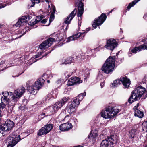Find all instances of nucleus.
I'll return each mask as SVG.
<instances>
[{
	"mask_svg": "<svg viewBox=\"0 0 147 147\" xmlns=\"http://www.w3.org/2000/svg\"><path fill=\"white\" fill-rule=\"evenodd\" d=\"M140 0H135L132 2L130 3L127 7V9L129 10L131 7H133Z\"/></svg>",
	"mask_w": 147,
	"mask_h": 147,
	"instance_id": "c756f323",
	"label": "nucleus"
},
{
	"mask_svg": "<svg viewBox=\"0 0 147 147\" xmlns=\"http://www.w3.org/2000/svg\"><path fill=\"white\" fill-rule=\"evenodd\" d=\"M32 17L31 16H23L20 18L18 21L17 23L15 24V26L16 27H20L25 23L26 22L28 21L31 19Z\"/></svg>",
	"mask_w": 147,
	"mask_h": 147,
	"instance_id": "2eb2a0df",
	"label": "nucleus"
},
{
	"mask_svg": "<svg viewBox=\"0 0 147 147\" xmlns=\"http://www.w3.org/2000/svg\"><path fill=\"white\" fill-rule=\"evenodd\" d=\"M72 127L73 126L71 123L67 122L61 124L59 126V128L60 130L64 131L71 129Z\"/></svg>",
	"mask_w": 147,
	"mask_h": 147,
	"instance_id": "6ab92c4d",
	"label": "nucleus"
},
{
	"mask_svg": "<svg viewBox=\"0 0 147 147\" xmlns=\"http://www.w3.org/2000/svg\"><path fill=\"white\" fill-rule=\"evenodd\" d=\"M40 54H41L42 53L41 52H40Z\"/></svg>",
	"mask_w": 147,
	"mask_h": 147,
	"instance_id": "e2e57ef3",
	"label": "nucleus"
},
{
	"mask_svg": "<svg viewBox=\"0 0 147 147\" xmlns=\"http://www.w3.org/2000/svg\"><path fill=\"white\" fill-rule=\"evenodd\" d=\"M38 23V21H37L36 19H35V21L32 20L30 22L28 23V24L31 26H33Z\"/></svg>",
	"mask_w": 147,
	"mask_h": 147,
	"instance_id": "473e14b6",
	"label": "nucleus"
},
{
	"mask_svg": "<svg viewBox=\"0 0 147 147\" xmlns=\"http://www.w3.org/2000/svg\"><path fill=\"white\" fill-rule=\"evenodd\" d=\"M2 94L3 95V97H2L1 100L2 102H4L7 103L10 101L9 98L10 97H9V93L8 92L5 91L2 92Z\"/></svg>",
	"mask_w": 147,
	"mask_h": 147,
	"instance_id": "412c9836",
	"label": "nucleus"
},
{
	"mask_svg": "<svg viewBox=\"0 0 147 147\" xmlns=\"http://www.w3.org/2000/svg\"><path fill=\"white\" fill-rule=\"evenodd\" d=\"M79 103L76 99L73 100V101L68 103L66 110L68 113L71 114L75 112Z\"/></svg>",
	"mask_w": 147,
	"mask_h": 147,
	"instance_id": "1a4fd4ad",
	"label": "nucleus"
},
{
	"mask_svg": "<svg viewBox=\"0 0 147 147\" xmlns=\"http://www.w3.org/2000/svg\"><path fill=\"white\" fill-rule=\"evenodd\" d=\"M138 131L136 129H133L129 132L130 137L133 138L136 136Z\"/></svg>",
	"mask_w": 147,
	"mask_h": 147,
	"instance_id": "bb28decb",
	"label": "nucleus"
},
{
	"mask_svg": "<svg viewBox=\"0 0 147 147\" xmlns=\"http://www.w3.org/2000/svg\"><path fill=\"white\" fill-rule=\"evenodd\" d=\"M115 56L109 57L102 67V71L106 74L112 72L113 71L115 66Z\"/></svg>",
	"mask_w": 147,
	"mask_h": 147,
	"instance_id": "f03ea898",
	"label": "nucleus"
},
{
	"mask_svg": "<svg viewBox=\"0 0 147 147\" xmlns=\"http://www.w3.org/2000/svg\"><path fill=\"white\" fill-rule=\"evenodd\" d=\"M33 82L32 81L30 80L27 81L26 83V86L28 88V91H29V89L31 87L32 84Z\"/></svg>",
	"mask_w": 147,
	"mask_h": 147,
	"instance_id": "2f4dec72",
	"label": "nucleus"
},
{
	"mask_svg": "<svg viewBox=\"0 0 147 147\" xmlns=\"http://www.w3.org/2000/svg\"><path fill=\"white\" fill-rule=\"evenodd\" d=\"M14 123L11 120H7L4 124L0 127V130L7 131L11 130L14 126Z\"/></svg>",
	"mask_w": 147,
	"mask_h": 147,
	"instance_id": "9b49d317",
	"label": "nucleus"
},
{
	"mask_svg": "<svg viewBox=\"0 0 147 147\" xmlns=\"http://www.w3.org/2000/svg\"><path fill=\"white\" fill-rule=\"evenodd\" d=\"M142 127L143 131L147 132V121L144 122L142 123Z\"/></svg>",
	"mask_w": 147,
	"mask_h": 147,
	"instance_id": "7c9ffc66",
	"label": "nucleus"
},
{
	"mask_svg": "<svg viewBox=\"0 0 147 147\" xmlns=\"http://www.w3.org/2000/svg\"><path fill=\"white\" fill-rule=\"evenodd\" d=\"M121 82L122 83L125 88H127L129 87V85L131 83V82L129 79L126 77H121L120 78V80L117 79L114 81L112 85L113 86L116 87L118 84H121Z\"/></svg>",
	"mask_w": 147,
	"mask_h": 147,
	"instance_id": "6e6552de",
	"label": "nucleus"
},
{
	"mask_svg": "<svg viewBox=\"0 0 147 147\" xmlns=\"http://www.w3.org/2000/svg\"><path fill=\"white\" fill-rule=\"evenodd\" d=\"M52 97L51 94H48L47 96H46V98L47 100H49Z\"/></svg>",
	"mask_w": 147,
	"mask_h": 147,
	"instance_id": "4c0bfd02",
	"label": "nucleus"
},
{
	"mask_svg": "<svg viewBox=\"0 0 147 147\" xmlns=\"http://www.w3.org/2000/svg\"><path fill=\"white\" fill-rule=\"evenodd\" d=\"M147 47L144 44L140 45L138 47L134 48L131 50V51L134 53H136L138 51H140L142 50H144Z\"/></svg>",
	"mask_w": 147,
	"mask_h": 147,
	"instance_id": "4be33fe9",
	"label": "nucleus"
},
{
	"mask_svg": "<svg viewBox=\"0 0 147 147\" xmlns=\"http://www.w3.org/2000/svg\"><path fill=\"white\" fill-rule=\"evenodd\" d=\"M53 124H47L39 130L38 135L39 136L45 135L53 129Z\"/></svg>",
	"mask_w": 147,
	"mask_h": 147,
	"instance_id": "9d476101",
	"label": "nucleus"
},
{
	"mask_svg": "<svg viewBox=\"0 0 147 147\" xmlns=\"http://www.w3.org/2000/svg\"><path fill=\"white\" fill-rule=\"evenodd\" d=\"M61 103H55L53 105L47 107L44 109L42 114L46 116H50L56 112L61 107Z\"/></svg>",
	"mask_w": 147,
	"mask_h": 147,
	"instance_id": "20e7f679",
	"label": "nucleus"
},
{
	"mask_svg": "<svg viewBox=\"0 0 147 147\" xmlns=\"http://www.w3.org/2000/svg\"><path fill=\"white\" fill-rule=\"evenodd\" d=\"M51 7L53 11L51 13H53L54 14L56 11L55 7V6L53 5H52L51 6Z\"/></svg>",
	"mask_w": 147,
	"mask_h": 147,
	"instance_id": "e433bc0d",
	"label": "nucleus"
},
{
	"mask_svg": "<svg viewBox=\"0 0 147 147\" xmlns=\"http://www.w3.org/2000/svg\"><path fill=\"white\" fill-rule=\"evenodd\" d=\"M68 25H67V26L66 28V29H66V30H67V28H68Z\"/></svg>",
	"mask_w": 147,
	"mask_h": 147,
	"instance_id": "4d7b16f0",
	"label": "nucleus"
},
{
	"mask_svg": "<svg viewBox=\"0 0 147 147\" xmlns=\"http://www.w3.org/2000/svg\"><path fill=\"white\" fill-rule=\"evenodd\" d=\"M63 82V80L62 79H58L56 83L57 84L61 85Z\"/></svg>",
	"mask_w": 147,
	"mask_h": 147,
	"instance_id": "f704fd0d",
	"label": "nucleus"
},
{
	"mask_svg": "<svg viewBox=\"0 0 147 147\" xmlns=\"http://www.w3.org/2000/svg\"><path fill=\"white\" fill-rule=\"evenodd\" d=\"M118 53H116V55H118Z\"/></svg>",
	"mask_w": 147,
	"mask_h": 147,
	"instance_id": "0e129e2a",
	"label": "nucleus"
},
{
	"mask_svg": "<svg viewBox=\"0 0 147 147\" xmlns=\"http://www.w3.org/2000/svg\"><path fill=\"white\" fill-rule=\"evenodd\" d=\"M117 140L115 136L111 135L102 142L100 147H110L111 145L116 143Z\"/></svg>",
	"mask_w": 147,
	"mask_h": 147,
	"instance_id": "0eeeda50",
	"label": "nucleus"
},
{
	"mask_svg": "<svg viewBox=\"0 0 147 147\" xmlns=\"http://www.w3.org/2000/svg\"><path fill=\"white\" fill-rule=\"evenodd\" d=\"M19 76V75H16V76H12L13 77H18Z\"/></svg>",
	"mask_w": 147,
	"mask_h": 147,
	"instance_id": "6e6d98bb",
	"label": "nucleus"
},
{
	"mask_svg": "<svg viewBox=\"0 0 147 147\" xmlns=\"http://www.w3.org/2000/svg\"><path fill=\"white\" fill-rule=\"evenodd\" d=\"M44 78H47L51 79L53 77V74L50 71H48L45 74L43 75Z\"/></svg>",
	"mask_w": 147,
	"mask_h": 147,
	"instance_id": "c85d7f7f",
	"label": "nucleus"
},
{
	"mask_svg": "<svg viewBox=\"0 0 147 147\" xmlns=\"http://www.w3.org/2000/svg\"><path fill=\"white\" fill-rule=\"evenodd\" d=\"M145 147H146V146H145Z\"/></svg>",
	"mask_w": 147,
	"mask_h": 147,
	"instance_id": "774afa93",
	"label": "nucleus"
},
{
	"mask_svg": "<svg viewBox=\"0 0 147 147\" xmlns=\"http://www.w3.org/2000/svg\"><path fill=\"white\" fill-rule=\"evenodd\" d=\"M47 82L48 83H49L50 82V80H48L47 81Z\"/></svg>",
	"mask_w": 147,
	"mask_h": 147,
	"instance_id": "5fc2aeb1",
	"label": "nucleus"
},
{
	"mask_svg": "<svg viewBox=\"0 0 147 147\" xmlns=\"http://www.w3.org/2000/svg\"><path fill=\"white\" fill-rule=\"evenodd\" d=\"M69 100V97H64L62 99L61 101H58V102H56V103H61L62 105L61 107H62L63 105H64Z\"/></svg>",
	"mask_w": 147,
	"mask_h": 147,
	"instance_id": "cd10ccee",
	"label": "nucleus"
},
{
	"mask_svg": "<svg viewBox=\"0 0 147 147\" xmlns=\"http://www.w3.org/2000/svg\"><path fill=\"white\" fill-rule=\"evenodd\" d=\"M32 3L31 5V7H33L35 4V3H37L36 2H35L34 1H32Z\"/></svg>",
	"mask_w": 147,
	"mask_h": 147,
	"instance_id": "c03bdc74",
	"label": "nucleus"
},
{
	"mask_svg": "<svg viewBox=\"0 0 147 147\" xmlns=\"http://www.w3.org/2000/svg\"><path fill=\"white\" fill-rule=\"evenodd\" d=\"M146 92L145 88L141 86L136 88L132 92V94L128 100L129 103H132L139 100Z\"/></svg>",
	"mask_w": 147,
	"mask_h": 147,
	"instance_id": "f257e3e1",
	"label": "nucleus"
},
{
	"mask_svg": "<svg viewBox=\"0 0 147 147\" xmlns=\"http://www.w3.org/2000/svg\"><path fill=\"white\" fill-rule=\"evenodd\" d=\"M132 55V54L131 53H130L129 54V56H131Z\"/></svg>",
	"mask_w": 147,
	"mask_h": 147,
	"instance_id": "603ef678",
	"label": "nucleus"
},
{
	"mask_svg": "<svg viewBox=\"0 0 147 147\" xmlns=\"http://www.w3.org/2000/svg\"><path fill=\"white\" fill-rule=\"evenodd\" d=\"M97 131L96 130H92L90 133V135L88 136L89 138L92 139L93 140H96V138L97 136Z\"/></svg>",
	"mask_w": 147,
	"mask_h": 147,
	"instance_id": "b1692460",
	"label": "nucleus"
},
{
	"mask_svg": "<svg viewBox=\"0 0 147 147\" xmlns=\"http://www.w3.org/2000/svg\"><path fill=\"white\" fill-rule=\"evenodd\" d=\"M55 17L54 14L51 13L50 16L49 21L50 22H51L54 20Z\"/></svg>",
	"mask_w": 147,
	"mask_h": 147,
	"instance_id": "72a5a7b5",
	"label": "nucleus"
},
{
	"mask_svg": "<svg viewBox=\"0 0 147 147\" xmlns=\"http://www.w3.org/2000/svg\"><path fill=\"white\" fill-rule=\"evenodd\" d=\"M134 115L139 118H142L144 116L143 112L138 109H136L134 111Z\"/></svg>",
	"mask_w": 147,
	"mask_h": 147,
	"instance_id": "393cba45",
	"label": "nucleus"
},
{
	"mask_svg": "<svg viewBox=\"0 0 147 147\" xmlns=\"http://www.w3.org/2000/svg\"><path fill=\"white\" fill-rule=\"evenodd\" d=\"M106 16L104 13L102 14L98 18L94 20V22L92 24V26L96 28L98 26L101 25L106 20Z\"/></svg>",
	"mask_w": 147,
	"mask_h": 147,
	"instance_id": "ddd939ff",
	"label": "nucleus"
},
{
	"mask_svg": "<svg viewBox=\"0 0 147 147\" xmlns=\"http://www.w3.org/2000/svg\"><path fill=\"white\" fill-rule=\"evenodd\" d=\"M139 106V103L137 104V105L134 107V108H133V109L134 110V111L136 110V109H138V107Z\"/></svg>",
	"mask_w": 147,
	"mask_h": 147,
	"instance_id": "a19ab883",
	"label": "nucleus"
},
{
	"mask_svg": "<svg viewBox=\"0 0 147 147\" xmlns=\"http://www.w3.org/2000/svg\"><path fill=\"white\" fill-rule=\"evenodd\" d=\"M55 39L50 38L47 40L43 42L39 46V48L43 50H45L51 46L53 42H55Z\"/></svg>",
	"mask_w": 147,
	"mask_h": 147,
	"instance_id": "f8f14e48",
	"label": "nucleus"
},
{
	"mask_svg": "<svg viewBox=\"0 0 147 147\" xmlns=\"http://www.w3.org/2000/svg\"><path fill=\"white\" fill-rule=\"evenodd\" d=\"M42 115H44L42 113L40 115H39L38 117V121H40V120L42 119L43 118V117H42Z\"/></svg>",
	"mask_w": 147,
	"mask_h": 147,
	"instance_id": "ea45409f",
	"label": "nucleus"
},
{
	"mask_svg": "<svg viewBox=\"0 0 147 147\" xmlns=\"http://www.w3.org/2000/svg\"><path fill=\"white\" fill-rule=\"evenodd\" d=\"M117 45V42L116 40L114 39L111 38L107 40L106 45L105 47L108 49L113 51Z\"/></svg>",
	"mask_w": 147,
	"mask_h": 147,
	"instance_id": "4468645a",
	"label": "nucleus"
},
{
	"mask_svg": "<svg viewBox=\"0 0 147 147\" xmlns=\"http://www.w3.org/2000/svg\"><path fill=\"white\" fill-rule=\"evenodd\" d=\"M147 17V15L146 14H145L143 16V18L144 19H146Z\"/></svg>",
	"mask_w": 147,
	"mask_h": 147,
	"instance_id": "8fccbe9b",
	"label": "nucleus"
},
{
	"mask_svg": "<svg viewBox=\"0 0 147 147\" xmlns=\"http://www.w3.org/2000/svg\"><path fill=\"white\" fill-rule=\"evenodd\" d=\"M6 5H7L6 4H4L3 5H2V4H0V9L4 7L5 6H6Z\"/></svg>",
	"mask_w": 147,
	"mask_h": 147,
	"instance_id": "79ce46f5",
	"label": "nucleus"
},
{
	"mask_svg": "<svg viewBox=\"0 0 147 147\" xmlns=\"http://www.w3.org/2000/svg\"><path fill=\"white\" fill-rule=\"evenodd\" d=\"M26 28H24L22 30V31L21 33L22 34L20 36V37H21V36H22V35H24L26 33Z\"/></svg>",
	"mask_w": 147,
	"mask_h": 147,
	"instance_id": "58836bf2",
	"label": "nucleus"
},
{
	"mask_svg": "<svg viewBox=\"0 0 147 147\" xmlns=\"http://www.w3.org/2000/svg\"><path fill=\"white\" fill-rule=\"evenodd\" d=\"M45 80L42 78H40L37 79L35 83L32 85L31 87L29 89V92L32 94L35 95L44 84Z\"/></svg>",
	"mask_w": 147,
	"mask_h": 147,
	"instance_id": "39448f33",
	"label": "nucleus"
},
{
	"mask_svg": "<svg viewBox=\"0 0 147 147\" xmlns=\"http://www.w3.org/2000/svg\"><path fill=\"white\" fill-rule=\"evenodd\" d=\"M76 8H75L74 10L72 11L71 13L67 16L65 21V23L66 24H69L70 23V22L71 20L72 19L76 14Z\"/></svg>",
	"mask_w": 147,
	"mask_h": 147,
	"instance_id": "aec40b11",
	"label": "nucleus"
},
{
	"mask_svg": "<svg viewBox=\"0 0 147 147\" xmlns=\"http://www.w3.org/2000/svg\"><path fill=\"white\" fill-rule=\"evenodd\" d=\"M25 90L24 87H22L15 90L13 94L12 92H9V96L13 95L11 98V99H12L11 100L15 102H16L24 94L25 92Z\"/></svg>",
	"mask_w": 147,
	"mask_h": 147,
	"instance_id": "423d86ee",
	"label": "nucleus"
},
{
	"mask_svg": "<svg viewBox=\"0 0 147 147\" xmlns=\"http://www.w3.org/2000/svg\"><path fill=\"white\" fill-rule=\"evenodd\" d=\"M5 60L2 61L0 63V65H3V64L5 63Z\"/></svg>",
	"mask_w": 147,
	"mask_h": 147,
	"instance_id": "a18cd8bd",
	"label": "nucleus"
},
{
	"mask_svg": "<svg viewBox=\"0 0 147 147\" xmlns=\"http://www.w3.org/2000/svg\"><path fill=\"white\" fill-rule=\"evenodd\" d=\"M82 82L80 78L77 77H71L68 80L67 85L69 86L79 84Z\"/></svg>",
	"mask_w": 147,
	"mask_h": 147,
	"instance_id": "dca6fc26",
	"label": "nucleus"
},
{
	"mask_svg": "<svg viewBox=\"0 0 147 147\" xmlns=\"http://www.w3.org/2000/svg\"><path fill=\"white\" fill-rule=\"evenodd\" d=\"M31 1H34L35 2H36L37 3H38L40 2V0H31Z\"/></svg>",
	"mask_w": 147,
	"mask_h": 147,
	"instance_id": "49530a36",
	"label": "nucleus"
},
{
	"mask_svg": "<svg viewBox=\"0 0 147 147\" xmlns=\"http://www.w3.org/2000/svg\"><path fill=\"white\" fill-rule=\"evenodd\" d=\"M43 16L42 15H41L40 16H38L37 17V19L36 20L38 21V22L43 18Z\"/></svg>",
	"mask_w": 147,
	"mask_h": 147,
	"instance_id": "c9c22d12",
	"label": "nucleus"
},
{
	"mask_svg": "<svg viewBox=\"0 0 147 147\" xmlns=\"http://www.w3.org/2000/svg\"><path fill=\"white\" fill-rule=\"evenodd\" d=\"M113 11V10H111L110 11V13H111L112 12V11Z\"/></svg>",
	"mask_w": 147,
	"mask_h": 147,
	"instance_id": "bf43d9fd",
	"label": "nucleus"
},
{
	"mask_svg": "<svg viewBox=\"0 0 147 147\" xmlns=\"http://www.w3.org/2000/svg\"><path fill=\"white\" fill-rule=\"evenodd\" d=\"M86 71L87 72V73L85 75V76H88V75L89 74V72L88 71V69H86Z\"/></svg>",
	"mask_w": 147,
	"mask_h": 147,
	"instance_id": "de8ad7c7",
	"label": "nucleus"
},
{
	"mask_svg": "<svg viewBox=\"0 0 147 147\" xmlns=\"http://www.w3.org/2000/svg\"><path fill=\"white\" fill-rule=\"evenodd\" d=\"M47 21V19H44L41 21V23H43V24H45L46 22Z\"/></svg>",
	"mask_w": 147,
	"mask_h": 147,
	"instance_id": "37998d69",
	"label": "nucleus"
},
{
	"mask_svg": "<svg viewBox=\"0 0 147 147\" xmlns=\"http://www.w3.org/2000/svg\"><path fill=\"white\" fill-rule=\"evenodd\" d=\"M79 58V57L78 56H77L76 55H74L73 57L68 58L64 62V64L71 63L74 61L75 59H78Z\"/></svg>",
	"mask_w": 147,
	"mask_h": 147,
	"instance_id": "5701e85b",
	"label": "nucleus"
},
{
	"mask_svg": "<svg viewBox=\"0 0 147 147\" xmlns=\"http://www.w3.org/2000/svg\"><path fill=\"white\" fill-rule=\"evenodd\" d=\"M81 59H84V58H83V56L82 55L81 56Z\"/></svg>",
	"mask_w": 147,
	"mask_h": 147,
	"instance_id": "3c124183",
	"label": "nucleus"
},
{
	"mask_svg": "<svg viewBox=\"0 0 147 147\" xmlns=\"http://www.w3.org/2000/svg\"><path fill=\"white\" fill-rule=\"evenodd\" d=\"M119 111V110L116 107L112 108L111 107H107L105 110L101 112V115L106 119L111 118L115 116Z\"/></svg>",
	"mask_w": 147,
	"mask_h": 147,
	"instance_id": "7ed1b4c3",
	"label": "nucleus"
},
{
	"mask_svg": "<svg viewBox=\"0 0 147 147\" xmlns=\"http://www.w3.org/2000/svg\"><path fill=\"white\" fill-rule=\"evenodd\" d=\"M48 54V53H47V54L46 53V54L45 55V56L46 55H47V54Z\"/></svg>",
	"mask_w": 147,
	"mask_h": 147,
	"instance_id": "680f3d73",
	"label": "nucleus"
},
{
	"mask_svg": "<svg viewBox=\"0 0 147 147\" xmlns=\"http://www.w3.org/2000/svg\"><path fill=\"white\" fill-rule=\"evenodd\" d=\"M90 30V28H87L85 31H84L83 32L78 33L75 35H74L72 36L69 37L68 38L67 41L69 42L70 41L76 40L80 36L82 35L85 33H87Z\"/></svg>",
	"mask_w": 147,
	"mask_h": 147,
	"instance_id": "f3484780",
	"label": "nucleus"
},
{
	"mask_svg": "<svg viewBox=\"0 0 147 147\" xmlns=\"http://www.w3.org/2000/svg\"><path fill=\"white\" fill-rule=\"evenodd\" d=\"M3 0H1L0 1V2H3Z\"/></svg>",
	"mask_w": 147,
	"mask_h": 147,
	"instance_id": "052dcab7",
	"label": "nucleus"
},
{
	"mask_svg": "<svg viewBox=\"0 0 147 147\" xmlns=\"http://www.w3.org/2000/svg\"><path fill=\"white\" fill-rule=\"evenodd\" d=\"M74 122L76 123V121H77V120L76 119H74Z\"/></svg>",
	"mask_w": 147,
	"mask_h": 147,
	"instance_id": "864d4df0",
	"label": "nucleus"
},
{
	"mask_svg": "<svg viewBox=\"0 0 147 147\" xmlns=\"http://www.w3.org/2000/svg\"><path fill=\"white\" fill-rule=\"evenodd\" d=\"M46 1L47 2V3H48V1L47 0H46Z\"/></svg>",
	"mask_w": 147,
	"mask_h": 147,
	"instance_id": "13d9d810",
	"label": "nucleus"
},
{
	"mask_svg": "<svg viewBox=\"0 0 147 147\" xmlns=\"http://www.w3.org/2000/svg\"><path fill=\"white\" fill-rule=\"evenodd\" d=\"M51 52V51H50V52H49V53H50Z\"/></svg>",
	"mask_w": 147,
	"mask_h": 147,
	"instance_id": "338daca9",
	"label": "nucleus"
},
{
	"mask_svg": "<svg viewBox=\"0 0 147 147\" xmlns=\"http://www.w3.org/2000/svg\"><path fill=\"white\" fill-rule=\"evenodd\" d=\"M10 140H11V141H10L7 147H13L21 139L20 138V135H19L15 137L11 138Z\"/></svg>",
	"mask_w": 147,
	"mask_h": 147,
	"instance_id": "a211bd4d",
	"label": "nucleus"
},
{
	"mask_svg": "<svg viewBox=\"0 0 147 147\" xmlns=\"http://www.w3.org/2000/svg\"><path fill=\"white\" fill-rule=\"evenodd\" d=\"M48 7H49H49H50V5H49Z\"/></svg>",
	"mask_w": 147,
	"mask_h": 147,
	"instance_id": "69168bd1",
	"label": "nucleus"
},
{
	"mask_svg": "<svg viewBox=\"0 0 147 147\" xmlns=\"http://www.w3.org/2000/svg\"><path fill=\"white\" fill-rule=\"evenodd\" d=\"M86 94V92L84 93H82L79 94L76 98H74V100L76 99L79 102V103L80 101L83 99L84 96H85Z\"/></svg>",
	"mask_w": 147,
	"mask_h": 147,
	"instance_id": "a878e982",
	"label": "nucleus"
},
{
	"mask_svg": "<svg viewBox=\"0 0 147 147\" xmlns=\"http://www.w3.org/2000/svg\"><path fill=\"white\" fill-rule=\"evenodd\" d=\"M100 84L101 88H102L103 87V86L104 85V83L103 82H101L100 83Z\"/></svg>",
	"mask_w": 147,
	"mask_h": 147,
	"instance_id": "09e8293b",
	"label": "nucleus"
}]
</instances>
